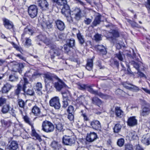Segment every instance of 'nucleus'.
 <instances>
[{
	"instance_id": "f257e3e1",
	"label": "nucleus",
	"mask_w": 150,
	"mask_h": 150,
	"mask_svg": "<svg viewBox=\"0 0 150 150\" xmlns=\"http://www.w3.org/2000/svg\"><path fill=\"white\" fill-rule=\"evenodd\" d=\"M42 130L47 133L52 132L54 130L53 124L50 121L45 120L42 122Z\"/></svg>"
},
{
	"instance_id": "f03ea898",
	"label": "nucleus",
	"mask_w": 150,
	"mask_h": 150,
	"mask_svg": "<svg viewBox=\"0 0 150 150\" xmlns=\"http://www.w3.org/2000/svg\"><path fill=\"white\" fill-rule=\"evenodd\" d=\"M62 141L65 145L71 146L75 143V138L73 136L65 135L63 137Z\"/></svg>"
},
{
	"instance_id": "7ed1b4c3",
	"label": "nucleus",
	"mask_w": 150,
	"mask_h": 150,
	"mask_svg": "<svg viewBox=\"0 0 150 150\" xmlns=\"http://www.w3.org/2000/svg\"><path fill=\"white\" fill-rule=\"evenodd\" d=\"M28 11L30 17L32 18H34L37 16L38 8L36 6L34 5H31L28 7Z\"/></svg>"
},
{
	"instance_id": "20e7f679",
	"label": "nucleus",
	"mask_w": 150,
	"mask_h": 150,
	"mask_svg": "<svg viewBox=\"0 0 150 150\" xmlns=\"http://www.w3.org/2000/svg\"><path fill=\"white\" fill-rule=\"evenodd\" d=\"M50 105L54 107L56 109H59L61 107L59 99L58 97H55L52 98L50 101Z\"/></svg>"
},
{
	"instance_id": "39448f33",
	"label": "nucleus",
	"mask_w": 150,
	"mask_h": 150,
	"mask_svg": "<svg viewBox=\"0 0 150 150\" xmlns=\"http://www.w3.org/2000/svg\"><path fill=\"white\" fill-rule=\"evenodd\" d=\"M56 76H54L53 74L47 72L43 74V77L44 79L46 86L48 85L50 81L56 79Z\"/></svg>"
},
{
	"instance_id": "423d86ee",
	"label": "nucleus",
	"mask_w": 150,
	"mask_h": 150,
	"mask_svg": "<svg viewBox=\"0 0 150 150\" xmlns=\"http://www.w3.org/2000/svg\"><path fill=\"white\" fill-rule=\"evenodd\" d=\"M55 79H56L57 81L54 83V86L57 91H61L62 88L66 87V85L64 83L57 77H56Z\"/></svg>"
},
{
	"instance_id": "0eeeda50",
	"label": "nucleus",
	"mask_w": 150,
	"mask_h": 150,
	"mask_svg": "<svg viewBox=\"0 0 150 150\" xmlns=\"http://www.w3.org/2000/svg\"><path fill=\"white\" fill-rule=\"evenodd\" d=\"M90 127L95 130L101 131V125L100 122L97 120H94L90 122Z\"/></svg>"
},
{
	"instance_id": "6e6552de",
	"label": "nucleus",
	"mask_w": 150,
	"mask_h": 150,
	"mask_svg": "<svg viewBox=\"0 0 150 150\" xmlns=\"http://www.w3.org/2000/svg\"><path fill=\"white\" fill-rule=\"evenodd\" d=\"M62 47H61L60 48L57 47L56 46L54 45L51 47V50H52L55 55L59 56L60 58H62L63 51L62 50Z\"/></svg>"
},
{
	"instance_id": "1a4fd4ad",
	"label": "nucleus",
	"mask_w": 150,
	"mask_h": 150,
	"mask_svg": "<svg viewBox=\"0 0 150 150\" xmlns=\"http://www.w3.org/2000/svg\"><path fill=\"white\" fill-rule=\"evenodd\" d=\"M88 91L91 93L97 95L100 98L105 99H107L109 98V96L105 94H103L100 92H98L97 91H94L92 88L89 87Z\"/></svg>"
},
{
	"instance_id": "9d476101",
	"label": "nucleus",
	"mask_w": 150,
	"mask_h": 150,
	"mask_svg": "<svg viewBox=\"0 0 150 150\" xmlns=\"http://www.w3.org/2000/svg\"><path fill=\"white\" fill-rule=\"evenodd\" d=\"M122 85L126 88L133 91L137 92L140 90L137 86L128 83L127 82L123 83Z\"/></svg>"
},
{
	"instance_id": "9b49d317",
	"label": "nucleus",
	"mask_w": 150,
	"mask_h": 150,
	"mask_svg": "<svg viewBox=\"0 0 150 150\" xmlns=\"http://www.w3.org/2000/svg\"><path fill=\"white\" fill-rule=\"evenodd\" d=\"M97 138V134L96 133L91 132L90 133L87 134L86 139L87 141L92 142L96 140Z\"/></svg>"
},
{
	"instance_id": "f8f14e48",
	"label": "nucleus",
	"mask_w": 150,
	"mask_h": 150,
	"mask_svg": "<svg viewBox=\"0 0 150 150\" xmlns=\"http://www.w3.org/2000/svg\"><path fill=\"white\" fill-rule=\"evenodd\" d=\"M55 23L57 28L60 31L64 30L65 28L64 23L59 19L56 20Z\"/></svg>"
},
{
	"instance_id": "ddd939ff",
	"label": "nucleus",
	"mask_w": 150,
	"mask_h": 150,
	"mask_svg": "<svg viewBox=\"0 0 150 150\" xmlns=\"http://www.w3.org/2000/svg\"><path fill=\"white\" fill-rule=\"evenodd\" d=\"M101 15L99 13H97L96 14L94 20L91 26V27L93 28L94 27L100 24L101 21Z\"/></svg>"
},
{
	"instance_id": "4468645a",
	"label": "nucleus",
	"mask_w": 150,
	"mask_h": 150,
	"mask_svg": "<svg viewBox=\"0 0 150 150\" xmlns=\"http://www.w3.org/2000/svg\"><path fill=\"white\" fill-rule=\"evenodd\" d=\"M38 6L43 10L48 8L49 4L46 0H39L38 1Z\"/></svg>"
},
{
	"instance_id": "2eb2a0df",
	"label": "nucleus",
	"mask_w": 150,
	"mask_h": 150,
	"mask_svg": "<svg viewBox=\"0 0 150 150\" xmlns=\"http://www.w3.org/2000/svg\"><path fill=\"white\" fill-rule=\"evenodd\" d=\"M95 48L96 49L97 51H98L101 54H105L107 53L106 48L102 45H96Z\"/></svg>"
},
{
	"instance_id": "dca6fc26",
	"label": "nucleus",
	"mask_w": 150,
	"mask_h": 150,
	"mask_svg": "<svg viewBox=\"0 0 150 150\" xmlns=\"http://www.w3.org/2000/svg\"><path fill=\"white\" fill-rule=\"evenodd\" d=\"M73 14L75 15V18L76 20L80 19L81 17V11L79 8H76L73 11Z\"/></svg>"
},
{
	"instance_id": "f3484780",
	"label": "nucleus",
	"mask_w": 150,
	"mask_h": 150,
	"mask_svg": "<svg viewBox=\"0 0 150 150\" xmlns=\"http://www.w3.org/2000/svg\"><path fill=\"white\" fill-rule=\"evenodd\" d=\"M24 66L23 64L20 63L14 65L13 67L12 70L14 72H18L20 74L22 73L21 69L23 68Z\"/></svg>"
},
{
	"instance_id": "a211bd4d",
	"label": "nucleus",
	"mask_w": 150,
	"mask_h": 150,
	"mask_svg": "<svg viewBox=\"0 0 150 150\" xmlns=\"http://www.w3.org/2000/svg\"><path fill=\"white\" fill-rule=\"evenodd\" d=\"M142 142L146 145L150 144V133L143 135L142 139Z\"/></svg>"
},
{
	"instance_id": "6ab92c4d",
	"label": "nucleus",
	"mask_w": 150,
	"mask_h": 150,
	"mask_svg": "<svg viewBox=\"0 0 150 150\" xmlns=\"http://www.w3.org/2000/svg\"><path fill=\"white\" fill-rule=\"evenodd\" d=\"M150 113V108L149 106H144L140 112V115L143 116H146Z\"/></svg>"
},
{
	"instance_id": "aec40b11",
	"label": "nucleus",
	"mask_w": 150,
	"mask_h": 150,
	"mask_svg": "<svg viewBox=\"0 0 150 150\" xmlns=\"http://www.w3.org/2000/svg\"><path fill=\"white\" fill-rule=\"evenodd\" d=\"M128 125L130 126H133L136 125L137 123V120L135 117L133 116L129 117L127 122Z\"/></svg>"
},
{
	"instance_id": "412c9836",
	"label": "nucleus",
	"mask_w": 150,
	"mask_h": 150,
	"mask_svg": "<svg viewBox=\"0 0 150 150\" xmlns=\"http://www.w3.org/2000/svg\"><path fill=\"white\" fill-rule=\"evenodd\" d=\"M4 25L5 27L8 29L12 28L13 27V23L8 20L6 18L3 19Z\"/></svg>"
},
{
	"instance_id": "4be33fe9",
	"label": "nucleus",
	"mask_w": 150,
	"mask_h": 150,
	"mask_svg": "<svg viewBox=\"0 0 150 150\" xmlns=\"http://www.w3.org/2000/svg\"><path fill=\"white\" fill-rule=\"evenodd\" d=\"M62 13L65 16L70 15V10L69 7L68 5L63 6L62 9Z\"/></svg>"
},
{
	"instance_id": "5701e85b",
	"label": "nucleus",
	"mask_w": 150,
	"mask_h": 150,
	"mask_svg": "<svg viewBox=\"0 0 150 150\" xmlns=\"http://www.w3.org/2000/svg\"><path fill=\"white\" fill-rule=\"evenodd\" d=\"M12 86L9 83H7L4 85L2 88L1 91L3 93H7L11 90Z\"/></svg>"
},
{
	"instance_id": "b1692460",
	"label": "nucleus",
	"mask_w": 150,
	"mask_h": 150,
	"mask_svg": "<svg viewBox=\"0 0 150 150\" xmlns=\"http://www.w3.org/2000/svg\"><path fill=\"white\" fill-rule=\"evenodd\" d=\"M18 148V145L16 141H12L8 146L10 150H16Z\"/></svg>"
},
{
	"instance_id": "393cba45",
	"label": "nucleus",
	"mask_w": 150,
	"mask_h": 150,
	"mask_svg": "<svg viewBox=\"0 0 150 150\" xmlns=\"http://www.w3.org/2000/svg\"><path fill=\"white\" fill-rule=\"evenodd\" d=\"M36 91L37 93L39 95L42 94V85L41 83L38 82L37 83L35 86Z\"/></svg>"
},
{
	"instance_id": "a878e982",
	"label": "nucleus",
	"mask_w": 150,
	"mask_h": 150,
	"mask_svg": "<svg viewBox=\"0 0 150 150\" xmlns=\"http://www.w3.org/2000/svg\"><path fill=\"white\" fill-rule=\"evenodd\" d=\"M32 112L35 116H39L40 113V108L36 105L33 107L32 109Z\"/></svg>"
},
{
	"instance_id": "bb28decb",
	"label": "nucleus",
	"mask_w": 150,
	"mask_h": 150,
	"mask_svg": "<svg viewBox=\"0 0 150 150\" xmlns=\"http://www.w3.org/2000/svg\"><path fill=\"white\" fill-rule=\"evenodd\" d=\"M92 103L96 105L100 106L102 103L101 100L96 97H95L92 98Z\"/></svg>"
},
{
	"instance_id": "cd10ccee",
	"label": "nucleus",
	"mask_w": 150,
	"mask_h": 150,
	"mask_svg": "<svg viewBox=\"0 0 150 150\" xmlns=\"http://www.w3.org/2000/svg\"><path fill=\"white\" fill-rule=\"evenodd\" d=\"M31 136L34 137L36 139L38 140L40 142L42 141V139L40 136L36 132V131L33 127H32Z\"/></svg>"
},
{
	"instance_id": "c85d7f7f",
	"label": "nucleus",
	"mask_w": 150,
	"mask_h": 150,
	"mask_svg": "<svg viewBox=\"0 0 150 150\" xmlns=\"http://www.w3.org/2000/svg\"><path fill=\"white\" fill-rule=\"evenodd\" d=\"M93 67V60L92 59H88L86 65V68L89 70H91Z\"/></svg>"
},
{
	"instance_id": "c756f323",
	"label": "nucleus",
	"mask_w": 150,
	"mask_h": 150,
	"mask_svg": "<svg viewBox=\"0 0 150 150\" xmlns=\"http://www.w3.org/2000/svg\"><path fill=\"white\" fill-rule=\"evenodd\" d=\"M115 113L117 116L121 117L123 115V112L119 107H116L115 108Z\"/></svg>"
},
{
	"instance_id": "7c9ffc66",
	"label": "nucleus",
	"mask_w": 150,
	"mask_h": 150,
	"mask_svg": "<svg viewBox=\"0 0 150 150\" xmlns=\"http://www.w3.org/2000/svg\"><path fill=\"white\" fill-rule=\"evenodd\" d=\"M109 33L112 35V36L110 37L111 38H113V37L117 38L119 36V33L117 30H110Z\"/></svg>"
},
{
	"instance_id": "2f4dec72",
	"label": "nucleus",
	"mask_w": 150,
	"mask_h": 150,
	"mask_svg": "<svg viewBox=\"0 0 150 150\" xmlns=\"http://www.w3.org/2000/svg\"><path fill=\"white\" fill-rule=\"evenodd\" d=\"M21 89V85L20 84H18L17 85V88L14 91V95L17 96L18 98L19 97V95Z\"/></svg>"
},
{
	"instance_id": "473e14b6",
	"label": "nucleus",
	"mask_w": 150,
	"mask_h": 150,
	"mask_svg": "<svg viewBox=\"0 0 150 150\" xmlns=\"http://www.w3.org/2000/svg\"><path fill=\"white\" fill-rule=\"evenodd\" d=\"M33 31L31 29L28 28V27L25 28L24 29V33L22 35V36L23 37L25 34H29L30 35H32Z\"/></svg>"
},
{
	"instance_id": "72a5a7b5",
	"label": "nucleus",
	"mask_w": 150,
	"mask_h": 150,
	"mask_svg": "<svg viewBox=\"0 0 150 150\" xmlns=\"http://www.w3.org/2000/svg\"><path fill=\"white\" fill-rule=\"evenodd\" d=\"M1 122L3 126L7 127H9L11 123L10 120H1Z\"/></svg>"
},
{
	"instance_id": "f704fd0d",
	"label": "nucleus",
	"mask_w": 150,
	"mask_h": 150,
	"mask_svg": "<svg viewBox=\"0 0 150 150\" xmlns=\"http://www.w3.org/2000/svg\"><path fill=\"white\" fill-rule=\"evenodd\" d=\"M51 145V147L54 149H59V148L61 147L60 145L57 142L55 141L52 142Z\"/></svg>"
},
{
	"instance_id": "c9c22d12",
	"label": "nucleus",
	"mask_w": 150,
	"mask_h": 150,
	"mask_svg": "<svg viewBox=\"0 0 150 150\" xmlns=\"http://www.w3.org/2000/svg\"><path fill=\"white\" fill-rule=\"evenodd\" d=\"M55 2L59 6H64L67 5V0H57Z\"/></svg>"
},
{
	"instance_id": "e433bc0d",
	"label": "nucleus",
	"mask_w": 150,
	"mask_h": 150,
	"mask_svg": "<svg viewBox=\"0 0 150 150\" xmlns=\"http://www.w3.org/2000/svg\"><path fill=\"white\" fill-rule=\"evenodd\" d=\"M18 105L19 106L22 108H24L26 103L22 99H18L17 100Z\"/></svg>"
},
{
	"instance_id": "4c0bfd02",
	"label": "nucleus",
	"mask_w": 150,
	"mask_h": 150,
	"mask_svg": "<svg viewBox=\"0 0 150 150\" xmlns=\"http://www.w3.org/2000/svg\"><path fill=\"white\" fill-rule=\"evenodd\" d=\"M127 21L131 25L132 27L133 28H139L140 27V26L135 22L129 19H127Z\"/></svg>"
},
{
	"instance_id": "58836bf2",
	"label": "nucleus",
	"mask_w": 150,
	"mask_h": 150,
	"mask_svg": "<svg viewBox=\"0 0 150 150\" xmlns=\"http://www.w3.org/2000/svg\"><path fill=\"white\" fill-rule=\"evenodd\" d=\"M24 81V83L23 85V90L24 92H25V90L26 88V85L29 83V82L28 79L26 78H23V80H21L20 81V83H23Z\"/></svg>"
},
{
	"instance_id": "ea45409f",
	"label": "nucleus",
	"mask_w": 150,
	"mask_h": 150,
	"mask_svg": "<svg viewBox=\"0 0 150 150\" xmlns=\"http://www.w3.org/2000/svg\"><path fill=\"white\" fill-rule=\"evenodd\" d=\"M121 128V125L118 124H116L114 128V132L115 133H118L120 131Z\"/></svg>"
},
{
	"instance_id": "a19ab883",
	"label": "nucleus",
	"mask_w": 150,
	"mask_h": 150,
	"mask_svg": "<svg viewBox=\"0 0 150 150\" xmlns=\"http://www.w3.org/2000/svg\"><path fill=\"white\" fill-rule=\"evenodd\" d=\"M94 39L97 42L101 41L102 40L101 35L98 33L96 34L94 36Z\"/></svg>"
},
{
	"instance_id": "79ce46f5",
	"label": "nucleus",
	"mask_w": 150,
	"mask_h": 150,
	"mask_svg": "<svg viewBox=\"0 0 150 150\" xmlns=\"http://www.w3.org/2000/svg\"><path fill=\"white\" fill-rule=\"evenodd\" d=\"M11 43L13 47L15 48L17 50L21 53H22V52H23V50L21 47L17 45L13 42H11Z\"/></svg>"
},
{
	"instance_id": "37998d69",
	"label": "nucleus",
	"mask_w": 150,
	"mask_h": 150,
	"mask_svg": "<svg viewBox=\"0 0 150 150\" xmlns=\"http://www.w3.org/2000/svg\"><path fill=\"white\" fill-rule=\"evenodd\" d=\"M75 40L74 39H69L67 41V45L71 47H72L74 45Z\"/></svg>"
},
{
	"instance_id": "c03bdc74",
	"label": "nucleus",
	"mask_w": 150,
	"mask_h": 150,
	"mask_svg": "<svg viewBox=\"0 0 150 150\" xmlns=\"http://www.w3.org/2000/svg\"><path fill=\"white\" fill-rule=\"evenodd\" d=\"M56 129L59 132H61L63 131L64 129L63 126L62 124L59 123L56 125Z\"/></svg>"
},
{
	"instance_id": "a18cd8bd",
	"label": "nucleus",
	"mask_w": 150,
	"mask_h": 150,
	"mask_svg": "<svg viewBox=\"0 0 150 150\" xmlns=\"http://www.w3.org/2000/svg\"><path fill=\"white\" fill-rule=\"evenodd\" d=\"M9 110V106L8 105H4L2 109V112L3 113H7Z\"/></svg>"
},
{
	"instance_id": "49530a36",
	"label": "nucleus",
	"mask_w": 150,
	"mask_h": 150,
	"mask_svg": "<svg viewBox=\"0 0 150 150\" xmlns=\"http://www.w3.org/2000/svg\"><path fill=\"white\" fill-rule=\"evenodd\" d=\"M110 65L112 66H115L117 67L119 66V62L117 60H115L113 59H111L110 61Z\"/></svg>"
},
{
	"instance_id": "de8ad7c7",
	"label": "nucleus",
	"mask_w": 150,
	"mask_h": 150,
	"mask_svg": "<svg viewBox=\"0 0 150 150\" xmlns=\"http://www.w3.org/2000/svg\"><path fill=\"white\" fill-rule=\"evenodd\" d=\"M77 37L79 40L80 43L81 44H83L84 42V40L82 36L80 33H78L77 35Z\"/></svg>"
},
{
	"instance_id": "09e8293b",
	"label": "nucleus",
	"mask_w": 150,
	"mask_h": 150,
	"mask_svg": "<svg viewBox=\"0 0 150 150\" xmlns=\"http://www.w3.org/2000/svg\"><path fill=\"white\" fill-rule=\"evenodd\" d=\"M18 79V76H15L14 75H11L9 77V81L12 82L16 81Z\"/></svg>"
},
{
	"instance_id": "8fccbe9b",
	"label": "nucleus",
	"mask_w": 150,
	"mask_h": 150,
	"mask_svg": "<svg viewBox=\"0 0 150 150\" xmlns=\"http://www.w3.org/2000/svg\"><path fill=\"white\" fill-rule=\"evenodd\" d=\"M125 150H134L132 145L130 144H126L125 145Z\"/></svg>"
},
{
	"instance_id": "3c124183",
	"label": "nucleus",
	"mask_w": 150,
	"mask_h": 150,
	"mask_svg": "<svg viewBox=\"0 0 150 150\" xmlns=\"http://www.w3.org/2000/svg\"><path fill=\"white\" fill-rule=\"evenodd\" d=\"M69 101V99H67V98H65L64 99H63V105L62 107L64 108H66L68 105V101Z\"/></svg>"
},
{
	"instance_id": "603ef678",
	"label": "nucleus",
	"mask_w": 150,
	"mask_h": 150,
	"mask_svg": "<svg viewBox=\"0 0 150 150\" xmlns=\"http://www.w3.org/2000/svg\"><path fill=\"white\" fill-rule=\"evenodd\" d=\"M67 112L69 114H74V108L73 106L71 105L69 106L67 109Z\"/></svg>"
},
{
	"instance_id": "864d4df0",
	"label": "nucleus",
	"mask_w": 150,
	"mask_h": 150,
	"mask_svg": "<svg viewBox=\"0 0 150 150\" xmlns=\"http://www.w3.org/2000/svg\"><path fill=\"white\" fill-rule=\"evenodd\" d=\"M115 57L117 58L119 60L121 61H123V58L120 52H119L118 53L116 54L115 55Z\"/></svg>"
},
{
	"instance_id": "5fc2aeb1",
	"label": "nucleus",
	"mask_w": 150,
	"mask_h": 150,
	"mask_svg": "<svg viewBox=\"0 0 150 150\" xmlns=\"http://www.w3.org/2000/svg\"><path fill=\"white\" fill-rule=\"evenodd\" d=\"M85 99L84 96L81 95L78 97L76 100L78 101L80 103H81L84 101Z\"/></svg>"
},
{
	"instance_id": "6e6d98bb",
	"label": "nucleus",
	"mask_w": 150,
	"mask_h": 150,
	"mask_svg": "<svg viewBox=\"0 0 150 150\" xmlns=\"http://www.w3.org/2000/svg\"><path fill=\"white\" fill-rule=\"evenodd\" d=\"M124 140L123 139H119L117 142V145L120 147H121L124 145Z\"/></svg>"
},
{
	"instance_id": "4d7b16f0",
	"label": "nucleus",
	"mask_w": 150,
	"mask_h": 150,
	"mask_svg": "<svg viewBox=\"0 0 150 150\" xmlns=\"http://www.w3.org/2000/svg\"><path fill=\"white\" fill-rule=\"evenodd\" d=\"M23 119L24 121L26 123L30 125L33 126V124L31 123V122L30 121V119L28 116H24L23 117Z\"/></svg>"
},
{
	"instance_id": "13d9d810",
	"label": "nucleus",
	"mask_w": 150,
	"mask_h": 150,
	"mask_svg": "<svg viewBox=\"0 0 150 150\" xmlns=\"http://www.w3.org/2000/svg\"><path fill=\"white\" fill-rule=\"evenodd\" d=\"M86 85L85 84L79 83L78 84V88L81 90H84L85 89Z\"/></svg>"
},
{
	"instance_id": "bf43d9fd",
	"label": "nucleus",
	"mask_w": 150,
	"mask_h": 150,
	"mask_svg": "<svg viewBox=\"0 0 150 150\" xmlns=\"http://www.w3.org/2000/svg\"><path fill=\"white\" fill-rule=\"evenodd\" d=\"M26 93L27 95L30 96H33L35 94L34 91L33 89H28Z\"/></svg>"
},
{
	"instance_id": "052dcab7",
	"label": "nucleus",
	"mask_w": 150,
	"mask_h": 150,
	"mask_svg": "<svg viewBox=\"0 0 150 150\" xmlns=\"http://www.w3.org/2000/svg\"><path fill=\"white\" fill-rule=\"evenodd\" d=\"M135 133L134 132H130L129 134V137L133 139H136L137 136Z\"/></svg>"
},
{
	"instance_id": "680f3d73",
	"label": "nucleus",
	"mask_w": 150,
	"mask_h": 150,
	"mask_svg": "<svg viewBox=\"0 0 150 150\" xmlns=\"http://www.w3.org/2000/svg\"><path fill=\"white\" fill-rule=\"evenodd\" d=\"M6 99L4 98L0 97V106H1L6 102Z\"/></svg>"
},
{
	"instance_id": "e2e57ef3",
	"label": "nucleus",
	"mask_w": 150,
	"mask_h": 150,
	"mask_svg": "<svg viewBox=\"0 0 150 150\" xmlns=\"http://www.w3.org/2000/svg\"><path fill=\"white\" fill-rule=\"evenodd\" d=\"M46 37L45 35H40L38 36V38L40 40L44 42L45 40V39H46Z\"/></svg>"
},
{
	"instance_id": "0e129e2a",
	"label": "nucleus",
	"mask_w": 150,
	"mask_h": 150,
	"mask_svg": "<svg viewBox=\"0 0 150 150\" xmlns=\"http://www.w3.org/2000/svg\"><path fill=\"white\" fill-rule=\"evenodd\" d=\"M71 47L69 46L68 45H64V49L65 52L68 53L70 51V48Z\"/></svg>"
},
{
	"instance_id": "69168bd1",
	"label": "nucleus",
	"mask_w": 150,
	"mask_h": 150,
	"mask_svg": "<svg viewBox=\"0 0 150 150\" xmlns=\"http://www.w3.org/2000/svg\"><path fill=\"white\" fill-rule=\"evenodd\" d=\"M41 74L37 72H34L32 75V78L33 79H35L40 76Z\"/></svg>"
},
{
	"instance_id": "338daca9",
	"label": "nucleus",
	"mask_w": 150,
	"mask_h": 150,
	"mask_svg": "<svg viewBox=\"0 0 150 150\" xmlns=\"http://www.w3.org/2000/svg\"><path fill=\"white\" fill-rule=\"evenodd\" d=\"M92 21L91 19L89 18H86L84 20V22L86 24L88 25L90 24Z\"/></svg>"
},
{
	"instance_id": "774afa93",
	"label": "nucleus",
	"mask_w": 150,
	"mask_h": 150,
	"mask_svg": "<svg viewBox=\"0 0 150 150\" xmlns=\"http://www.w3.org/2000/svg\"><path fill=\"white\" fill-rule=\"evenodd\" d=\"M62 95H63V99H64L65 98H67V99H69L68 96L67 95V94H69L68 91H67V92H62Z\"/></svg>"
}]
</instances>
